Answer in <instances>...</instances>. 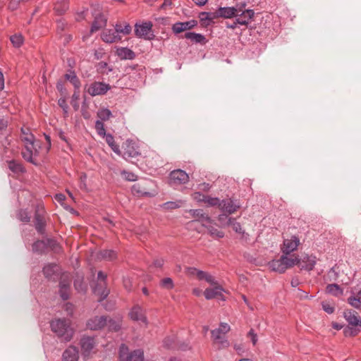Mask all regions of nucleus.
Masks as SVG:
<instances>
[{
	"label": "nucleus",
	"mask_w": 361,
	"mask_h": 361,
	"mask_svg": "<svg viewBox=\"0 0 361 361\" xmlns=\"http://www.w3.org/2000/svg\"><path fill=\"white\" fill-rule=\"evenodd\" d=\"M51 329L58 337L67 342L72 339L74 331L71 327V322L65 319H57L51 322Z\"/></svg>",
	"instance_id": "nucleus-1"
},
{
	"label": "nucleus",
	"mask_w": 361,
	"mask_h": 361,
	"mask_svg": "<svg viewBox=\"0 0 361 361\" xmlns=\"http://www.w3.org/2000/svg\"><path fill=\"white\" fill-rule=\"evenodd\" d=\"M153 24L151 21L142 22L135 25V35L146 40H152L155 37L152 30Z\"/></svg>",
	"instance_id": "nucleus-2"
},
{
	"label": "nucleus",
	"mask_w": 361,
	"mask_h": 361,
	"mask_svg": "<svg viewBox=\"0 0 361 361\" xmlns=\"http://www.w3.org/2000/svg\"><path fill=\"white\" fill-rule=\"evenodd\" d=\"M110 89L109 84L95 81L88 85L86 91L90 96L95 97L105 94Z\"/></svg>",
	"instance_id": "nucleus-3"
},
{
	"label": "nucleus",
	"mask_w": 361,
	"mask_h": 361,
	"mask_svg": "<svg viewBox=\"0 0 361 361\" xmlns=\"http://www.w3.org/2000/svg\"><path fill=\"white\" fill-rule=\"evenodd\" d=\"M36 140L33 142L25 143V148L21 153L22 157L25 160L34 165L37 164L35 160V157L38 155V150L36 148Z\"/></svg>",
	"instance_id": "nucleus-4"
},
{
	"label": "nucleus",
	"mask_w": 361,
	"mask_h": 361,
	"mask_svg": "<svg viewBox=\"0 0 361 361\" xmlns=\"http://www.w3.org/2000/svg\"><path fill=\"white\" fill-rule=\"evenodd\" d=\"M188 181L189 176L183 170H173L169 174V184L171 185H183L187 183Z\"/></svg>",
	"instance_id": "nucleus-5"
},
{
	"label": "nucleus",
	"mask_w": 361,
	"mask_h": 361,
	"mask_svg": "<svg viewBox=\"0 0 361 361\" xmlns=\"http://www.w3.org/2000/svg\"><path fill=\"white\" fill-rule=\"evenodd\" d=\"M82 355L86 358L94 353L96 346L94 338L90 336H83L80 341Z\"/></svg>",
	"instance_id": "nucleus-6"
},
{
	"label": "nucleus",
	"mask_w": 361,
	"mask_h": 361,
	"mask_svg": "<svg viewBox=\"0 0 361 361\" xmlns=\"http://www.w3.org/2000/svg\"><path fill=\"white\" fill-rule=\"evenodd\" d=\"M245 6V4H243L241 6L239 7L242 8V11H238V15H235V17L237 18V23H239V25H241L247 26L253 18L255 12L252 9L243 10Z\"/></svg>",
	"instance_id": "nucleus-7"
},
{
	"label": "nucleus",
	"mask_w": 361,
	"mask_h": 361,
	"mask_svg": "<svg viewBox=\"0 0 361 361\" xmlns=\"http://www.w3.org/2000/svg\"><path fill=\"white\" fill-rule=\"evenodd\" d=\"M49 246L54 248L58 246V244L52 239L39 240L32 244V249L34 252L42 254L45 252Z\"/></svg>",
	"instance_id": "nucleus-8"
},
{
	"label": "nucleus",
	"mask_w": 361,
	"mask_h": 361,
	"mask_svg": "<svg viewBox=\"0 0 361 361\" xmlns=\"http://www.w3.org/2000/svg\"><path fill=\"white\" fill-rule=\"evenodd\" d=\"M125 159L135 158L140 154L137 147L132 140H127L123 145V151L121 152Z\"/></svg>",
	"instance_id": "nucleus-9"
},
{
	"label": "nucleus",
	"mask_w": 361,
	"mask_h": 361,
	"mask_svg": "<svg viewBox=\"0 0 361 361\" xmlns=\"http://www.w3.org/2000/svg\"><path fill=\"white\" fill-rule=\"evenodd\" d=\"M107 322V317L106 316H95L90 318L87 322V327L93 331H97L104 328Z\"/></svg>",
	"instance_id": "nucleus-10"
},
{
	"label": "nucleus",
	"mask_w": 361,
	"mask_h": 361,
	"mask_svg": "<svg viewBox=\"0 0 361 361\" xmlns=\"http://www.w3.org/2000/svg\"><path fill=\"white\" fill-rule=\"evenodd\" d=\"M130 319L133 321L142 322L145 326L147 325V319L145 316V310L138 305H135L129 312Z\"/></svg>",
	"instance_id": "nucleus-11"
},
{
	"label": "nucleus",
	"mask_w": 361,
	"mask_h": 361,
	"mask_svg": "<svg viewBox=\"0 0 361 361\" xmlns=\"http://www.w3.org/2000/svg\"><path fill=\"white\" fill-rule=\"evenodd\" d=\"M211 334L214 345H216L218 349L229 346V342L226 339L225 334H220L219 330H212Z\"/></svg>",
	"instance_id": "nucleus-12"
},
{
	"label": "nucleus",
	"mask_w": 361,
	"mask_h": 361,
	"mask_svg": "<svg viewBox=\"0 0 361 361\" xmlns=\"http://www.w3.org/2000/svg\"><path fill=\"white\" fill-rule=\"evenodd\" d=\"M300 244V240L298 237L293 235L290 239H285L282 251L283 254L288 255L295 250Z\"/></svg>",
	"instance_id": "nucleus-13"
},
{
	"label": "nucleus",
	"mask_w": 361,
	"mask_h": 361,
	"mask_svg": "<svg viewBox=\"0 0 361 361\" xmlns=\"http://www.w3.org/2000/svg\"><path fill=\"white\" fill-rule=\"evenodd\" d=\"M238 11H242L241 8L236 7H220L217 9L219 18H231L238 15Z\"/></svg>",
	"instance_id": "nucleus-14"
},
{
	"label": "nucleus",
	"mask_w": 361,
	"mask_h": 361,
	"mask_svg": "<svg viewBox=\"0 0 361 361\" xmlns=\"http://www.w3.org/2000/svg\"><path fill=\"white\" fill-rule=\"evenodd\" d=\"M197 25V20H192L186 22H178L173 25L172 30L174 33L178 34L183 31L190 30Z\"/></svg>",
	"instance_id": "nucleus-15"
},
{
	"label": "nucleus",
	"mask_w": 361,
	"mask_h": 361,
	"mask_svg": "<svg viewBox=\"0 0 361 361\" xmlns=\"http://www.w3.org/2000/svg\"><path fill=\"white\" fill-rule=\"evenodd\" d=\"M106 22L107 18L102 13H94L90 32H94L105 27Z\"/></svg>",
	"instance_id": "nucleus-16"
},
{
	"label": "nucleus",
	"mask_w": 361,
	"mask_h": 361,
	"mask_svg": "<svg viewBox=\"0 0 361 361\" xmlns=\"http://www.w3.org/2000/svg\"><path fill=\"white\" fill-rule=\"evenodd\" d=\"M240 208L238 204L235 203L232 200H224L219 204V209L224 212L231 214Z\"/></svg>",
	"instance_id": "nucleus-17"
},
{
	"label": "nucleus",
	"mask_w": 361,
	"mask_h": 361,
	"mask_svg": "<svg viewBox=\"0 0 361 361\" xmlns=\"http://www.w3.org/2000/svg\"><path fill=\"white\" fill-rule=\"evenodd\" d=\"M97 278H98V279H100L102 281L103 284L97 285V286L94 288V293L98 294L101 296L100 300H102L105 299L109 294V290L107 288H105L102 290H101L100 288H99V286H101V288H102L103 286L106 285L105 280L106 278V275L104 274L102 271H100L97 274Z\"/></svg>",
	"instance_id": "nucleus-18"
},
{
	"label": "nucleus",
	"mask_w": 361,
	"mask_h": 361,
	"mask_svg": "<svg viewBox=\"0 0 361 361\" xmlns=\"http://www.w3.org/2000/svg\"><path fill=\"white\" fill-rule=\"evenodd\" d=\"M343 316L350 325L361 327V319L357 315V312L353 310H345L343 312Z\"/></svg>",
	"instance_id": "nucleus-19"
},
{
	"label": "nucleus",
	"mask_w": 361,
	"mask_h": 361,
	"mask_svg": "<svg viewBox=\"0 0 361 361\" xmlns=\"http://www.w3.org/2000/svg\"><path fill=\"white\" fill-rule=\"evenodd\" d=\"M316 262V257L307 255L304 257L301 260L300 259L299 266L301 269L310 271L314 269Z\"/></svg>",
	"instance_id": "nucleus-20"
},
{
	"label": "nucleus",
	"mask_w": 361,
	"mask_h": 361,
	"mask_svg": "<svg viewBox=\"0 0 361 361\" xmlns=\"http://www.w3.org/2000/svg\"><path fill=\"white\" fill-rule=\"evenodd\" d=\"M78 350L75 346H69L63 353L62 361H78Z\"/></svg>",
	"instance_id": "nucleus-21"
},
{
	"label": "nucleus",
	"mask_w": 361,
	"mask_h": 361,
	"mask_svg": "<svg viewBox=\"0 0 361 361\" xmlns=\"http://www.w3.org/2000/svg\"><path fill=\"white\" fill-rule=\"evenodd\" d=\"M102 39L106 43H114L120 41L121 37L117 35L115 30H105L102 34Z\"/></svg>",
	"instance_id": "nucleus-22"
},
{
	"label": "nucleus",
	"mask_w": 361,
	"mask_h": 361,
	"mask_svg": "<svg viewBox=\"0 0 361 361\" xmlns=\"http://www.w3.org/2000/svg\"><path fill=\"white\" fill-rule=\"evenodd\" d=\"M145 162L149 168H157L162 164V161L159 155L155 152H151L145 157Z\"/></svg>",
	"instance_id": "nucleus-23"
},
{
	"label": "nucleus",
	"mask_w": 361,
	"mask_h": 361,
	"mask_svg": "<svg viewBox=\"0 0 361 361\" xmlns=\"http://www.w3.org/2000/svg\"><path fill=\"white\" fill-rule=\"evenodd\" d=\"M35 229L40 234H43L45 231V221L42 214L37 209L35 214Z\"/></svg>",
	"instance_id": "nucleus-24"
},
{
	"label": "nucleus",
	"mask_w": 361,
	"mask_h": 361,
	"mask_svg": "<svg viewBox=\"0 0 361 361\" xmlns=\"http://www.w3.org/2000/svg\"><path fill=\"white\" fill-rule=\"evenodd\" d=\"M215 286L212 288H207L204 295L206 299L211 300L219 296H222V292L224 291L223 288L219 285H214Z\"/></svg>",
	"instance_id": "nucleus-25"
},
{
	"label": "nucleus",
	"mask_w": 361,
	"mask_h": 361,
	"mask_svg": "<svg viewBox=\"0 0 361 361\" xmlns=\"http://www.w3.org/2000/svg\"><path fill=\"white\" fill-rule=\"evenodd\" d=\"M8 169L14 173L21 174L25 172V169L23 164L14 159L7 160Z\"/></svg>",
	"instance_id": "nucleus-26"
},
{
	"label": "nucleus",
	"mask_w": 361,
	"mask_h": 361,
	"mask_svg": "<svg viewBox=\"0 0 361 361\" xmlns=\"http://www.w3.org/2000/svg\"><path fill=\"white\" fill-rule=\"evenodd\" d=\"M116 53L118 57L122 60H132L135 58V52L127 47L118 48L116 51Z\"/></svg>",
	"instance_id": "nucleus-27"
},
{
	"label": "nucleus",
	"mask_w": 361,
	"mask_h": 361,
	"mask_svg": "<svg viewBox=\"0 0 361 361\" xmlns=\"http://www.w3.org/2000/svg\"><path fill=\"white\" fill-rule=\"evenodd\" d=\"M269 268L274 271L283 273L286 270L282 257L279 259H274L269 263Z\"/></svg>",
	"instance_id": "nucleus-28"
},
{
	"label": "nucleus",
	"mask_w": 361,
	"mask_h": 361,
	"mask_svg": "<svg viewBox=\"0 0 361 361\" xmlns=\"http://www.w3.org/2000/svg\"><path fill=\"white\" fill-rule=\"evenodd\" d=\"M64 78L68 80L77 90H79L81 86L80 81L75 73L73 71H69L68 73L65 74Z\"/></svg>",
	"instance_id": "nucleus-29"
},
{
	"label": "nucleus",
	"mask_w": 361,
	"mask_h": 361,
	"mask_svg": "<svg viewBox=\"0 0 361 361\" xmlns=\"http://www.w3.org/2000/svg\"><path fill=\"white\" fill-rule=\"evenodd\" d=\"M185 37L188 39H190L192 42L195 43L204 44L206 42V38L204 35L199 33L195 32H186L185 34Z\"/></svg>",
	"instance_id": "nucleus-30"
},
{
	"label": "nucleus",
	"mask_w": 361,
	"mask_h": 361,
	"mask_svg": "<svg viewBox=\"0 0 361 361\" xmlns=\"http://www.w3.org/2000/svg\"><path fill=\"white\" fill-rule=\"evenodd\" d=\"M132 190L133 193L138 196L150 197L152 195L151 192L146 191L144 185L141 183H136L133 185Z\"/></svg>",
	"instance_id": "nucleus-31"
},
{
	"label": "nucleus",
	"mask_w": 361,
	"mask_h": 361,
	"mask_svg": "<svg viewBox=\"0 0 361 361\" xmlns=\"http://www.w3.org/2000/svg\"><path fill=\"white\" fill-rule=\"evenodd\" d=\"M201 21H208L207 25L213 23L215 19L219 18L217 10L214 12H202L200 16Z\"/></svg>",
	"instance_id": "nucleus-32"
},
{
	"label": "nucleus",
	"mask_w": 361,
	"mask_h": 361,
	"mask_svg": "<svg viewBox=\"0 0 361 361\" xmlns=\"http://www.w3.org/2000/svg\"><path fill=\"white\" fill-rule=\"evenodd\" d=\"M57 271V265L54 263H50L46 264L43 267V274L44 276L47 279H51L52 276L56 274Z\"/></svg>",
	"instance_id": "nucleus-33"
},
{
	"label": "nucleus",
	"mask_w": 361,
	"mask_h": 361,
	"mask_svg": "<svg viewBox=\"0 0 361 361\" xmlns=\"http://www.w3.org/2000/svg\"><path fill=\"white\" fill-rule=\"evenodd\" d=\"M288 255L283 254L282 257V260H283L284 265L286 266V269L290 268L293 267L295 264H300V259L298 257H288Z\"/></svg>",
	"instance_id": "nucleus-34"
},
{
	"label": "nucleus",
	"mask_w": 361,
	"mask_h": 361,
	"mask_svg": "<svg viewBox=\"0 0 361 361\" xmlns=\"http://www.w3.org/2000/svg\"><path fill=\"white\" fill-rule=\"evenodd\" d=\"M20 140L24 142V144L35 141V136L30 133V129L27 128H21Z\"/></svg>",
	"instance_id": "nucleus-35"
},
{
	"label": "nucleus",
	"mask_w": 361,
	"mask_h": 361,
	"mask_svg": "<svg viewBox=\"0 0 361 361\" xmlns=\"http://www.w3.org/2000/svg\"><path fill=\"white\" fill-rule=\"evenodd\" d=\"M104 138L111 149L118 155H121V151L120 150L119 146L116 144L114 137L111 134L108 133Z\"/></svg>",
	"instance_id": "nucleus-36"
},
{
	"label": "nucleus",
	"mask_w": 361,
	"mask_h": 361,
	"mask_svg": "<svg viewBox=\"0 0 361 361\" xmlns=\"http://www.w3.org/2000/svg\"><path fill=\"white\" fill-rule=\"evenodd\" d=\"M144 352L142 350H135L130 353L126 357V361H143Z\"/></svg>",
	"instance_id": "nucleus-37"
},
{
	"label": "nucleus",
	"mask_w": 361,
	"mask_h": 361,
	"mask_svg": "<svg viewBox=\"0 0 361 361\" xmlns=\"http://www.w3.org/2000/svg\"><path fill=\"white\" fill-rule=\"evenodd\" d=\"M68 8L67 0H58L54 6V10L59 15L63 14Z\"/></svg>",
	"instance_id": "nucleus-38"
},
{
	"label": "nucleus",
	"mask_w": 361,
	"mask_h": 361,
	"mask_svg": "<svg viewBox=\"0 0 361 361\" xmlns=\"http://www.w3.org/2000/svg\"><path fill=\"white\" fill-rule=\"evenodd\" d=\"M326 292L334 296H339L343 295V290L338 284L331 283L326 286Z\"/></svg>",
	"instance_id": "nucleus-39"
},
{
	"label": "nucleus",
	"mask_w": 361,
	"mask_h": 361,
	"mask_svg": "<svg viewBox=\"0 0 361 361\" xmlns=\"http://www.w3.org/2000/svg\"><path fill=\"white\" fill-rule=\"evenodd\" d=\"M348 303L356 309L361 308V290L355 296H350L348 298Z\"/></svg>",
	"instance_id": "nucleus-40"
},
{
	"label": "nucleus",
	"mask_w": 361,
	"mask_h": 361,
	"mask_svg": "<svg viewBox=\"0 0 361 361\" xmlns=\"http://www.w3.org/2000/svg\"><path fill=\"white\" fill-rule=\"evenodd\" d=\"M131 27L129 24L126 23L125 25L122 24H116L115 26V31L118 35L119 33H122L123 35H128L131 32Z\"/></svg>",
	"instance_id": "nucleus-41"
},
{
	"label": "nucleus",
	"mask_w": 361,
	"mask_h": 361,
	"mask_svg": "<svg viewBox=\"0 0 361 361\" xmlns=\"http://www.w3.org/2000/svg\"><path fill=\"white\" fill-rule=\"evenodd\" d=\"M111 116L112 114L108 109H102L97 112V116L100 119L99 121H102V122L108 121Z\"/></svg>",
	"instance_id": "nucleus-42"
},
{
	"label": "nucleus",
	"mask_w": 361,
	"mask_h": 361,
	"mask_svg": "<svg viewBox=\"0 0 361 361\" xmlns=\"http://www.w3.org/2000/svg\"><path fill=\"white\" fill-rule=\"evenodd\" d=\"M101 257L106 260L111 261L116 258V252L111 250H104L100 253Z\"/></svg>",
	"instance_id": "nucleus-43"
},
{
	"label": "nucleus",
	"mask_w": 361,
	"mask_h": 361,
	"mask_svg": "<svg viewBox=\"0 0 361 361\" xmlns=\"http://www.w3.org/2000/svg\"><path fill=\"white\" fill-rule=\"evenodd\" d=\"M206 228H207V231H208L209 233L210 234V235H212L214 238H222L224 236V232L218 230L217 228H216L215 227H214L212 225H209Z\"/></svg>",
	"instance_id": "nucleus-44"
},
{
	"label": "nucleus",
	"mask_w": 361,
	"mask_h": 361,
	"mask_svg": "<svg viewBox=\"0 0 361 361\" xmlns=\"http://www.w3.org/2000/svg\"><path fill=\"white\" fill-rule=\"evenodd\" d=\"M228 226H231L233 231H235L238 233H243L244 231L243 230L240 223L236 222L235 220L233 218H229L227 221Z\"/></svg>",
	"instance_id": "nucleus-45"
},
{
	"label": "nucleus",
	"mask_w": 361,
	"mask_h": 361,
	"mask_svg": "<svg viewBox=\"0 0 361 361\" xmlns=\"http://www.w3.org/2000/svg\"><path fill=\"white\" fill-rule=\"evenodd\" d=\"M95 129L97 130V134L102 137H104L107 135L106 133L104 124L102 121H99V120L96 121Z\"/></svg>",
	"instance_id": "nucleus-46"
},
{
	"label": "nucleus",
	"mask_w": 361,
	"mask_h": 361,
	"mask_svg": "<svg viewBox=\"0 0 361 361\" xmlns=\"http://www.w3.org/2000/svg\"><path fill=\"white\" fill-rule=\"evenodd\" d=\"M18 219L24 223H28L30 221V214L25 209H20L17 214Z\"/></svg>",
	"instance_id": "nucleus-47"
},
{
	"label": "nucleus",
	"mask_w": 361,
	"mask_h": 361,
	"mask_svg": "<svg viewBox=\"0 0 361 361\" xmlns=\"http://www.w3.org/2000/svg\"><path fill=\"white\" fill-rule=\"evenodd\" d=\"M128 348L126 344H121L119 348V357L121 361H126L127 356L129 355Z\"/></svg>",
	"instance_id": "nucleus-48"
},
{
	"label": "nucleus",
	"mask_w": 361,
	"mask_h": 361,
	"mask_svg": "<svg viewBox=\"0 0 361 361\" xmlns=\"http://www.w3.org/2000/svg\"><path fill=\"white\" fill-rule=\"evenodd\" d=\"M11 42L15 47H20L23 42V36L21 35H14L11 37Z\"/></svg>",
	"instance_id": "nucleus-49"
},
{
	"label": "nucleus",
	"mask_w": 361,
	"mask_h": 361,
	"mask_svg": "<svg viewBox=\"0 0 361 361\" xmlns=\"http://www.w3.org/2000/svg\"><path fill=\"white\" fill-rule=\"evenodd\" d=\"M106 326H107L109 331H118L121 328L120 324L112 319H107Z\"/></svg>",
	"instance_id": "nucleus-50"
},
{
	"label": "nucleus",
	"mask_w": 361,
	"mask_h": 361,
	"mask_svg": "<svg viewBox=\"0 0 361 361\" xmlns=\"http://www.w3.org/2000/svg\"><path fill=\"white\" fill-rule=\"evenodd\" d=\"M160 285L161 287L166 288L168 290L172 289L174 286L173 280L169 277L163 279L161 281Z\"/></svg>",
	"instance_id": "nucleus-51"
},
{
	"label": "nucleus",
	"mask_w": 361,
	"mask_h": 361,
	"mask_svg": "<svg viewBox=\"0 0 361 361\" xmlns=\"http://www.w3.org/2000/svg\"><path fill=\"white\" fill-rule=\"evenodd\" d=\"M71 279L68 275H63L60 281L59 287H64L70 289Z\"/></svg>",
	"instance_id": "nucleus-52"
},
{
	"label": "nucleus",
	"mask_w": 361,
	"mask_h": 361,
	"mask_svg": "<svg viewBox=\"0 0 361 361\" xmlns=\"http://www.w3.org/2000/svg\"><path fill=\"white\" fill-rule=\"evenodd\" d=\"M220 200L217 197H211L209 196L206 195L205 203H207L209 206H216L217 205L219 207V204H221Z\"/></svg>",
	"instance_id": "nucleus-53"
},
{
	"label": "nucleus",
	"mask_w": 361,
	"mask_h": 361,
	"mask_svg": "<svg viewBox=\"0 0 361 361\" xmlns=\"http://www.w3.org/2000/svg\"><path fill=\"white\" fill-rule=\"evenodd\" d=\"M58 104L63 109L64 116H67L68 113V105L67 104L66 99L60 98L58 100Z\"/></svg>",
	"instance_id": "nucleus-54"
},
{
	"label": "nucleus",
	"mask_w": 361,
	"mask_h": 361,
	"mask_svg": "<svg viewBox=\"0 0 361 361\" xmlns=\"http://www.w3.org/2000/svg\"><path fill=\"white\" fill-rule=\"evenodd\" d=\"M183 204V202L181 200H179L178 202H167L164 204V207L166 209H176L181 207Z\"/></svg>",
	"instance_id": "nucleus-55"
},
{
	"label": "nucleus",
	"mask_w": 361,
	"mask_h": 361,
	"mask_svg": "<svg viewBox=\"0 0 361 361\" xmlns=\"http://www.w3.org/2000/svg\"><path fill=\"white\" fill-rule=\"evenodd\" d=\"M198 221H200L202 223V225L204 227H207L209 225H211L212 224L211 218L204 212L202 214V216L200 217Z\"/></svg>",
	"instance_id": "nucleus-56"
},
{
	"label": "nucleus",
	"mask_w": 361,
	"mask_h": 361,
	"mask_svg": "<svg viewBox=\"0 0 361 361\" xmlns=\"http://www.w3.org/2000/svg\"><path fill=\"white\" fill-rule=\"evenodd\" d=\"M230 326L227 323L221 322L219 328L215 330H219L220 334H226L230 331Z\"/></svg>",
	"instance_id": "nucleus-57"
},
{
	"label": "nucleus",
	"mask_w": 361,
	"mask_h": 361,
	"mask_svg": "<svg viewBox=\"0 0 361 361\" xmlns=\"http://www.w3.org/2000/svg\"><path fill=\"white\" fill-rule=\"evenodd\" d=\"M69 293H70V289L64 288V287H59V293H60L61 298L63 300H66L69 298Z\"/></svg>",
	"instance_id": "nucleus-58"
},
{
	"label": "nucleus",
	"mask_w": 361,
	"mask_h": 361,
	"mask_svg": "<svg viewBox=\"0 0 361 361\" xmlns=\"http://www.w3.org/2000/svg\"><path fill=\"white\" fill-rule=\"evenodd\" d=\"M75 288L78 291H84L85 290V286L82 283V279H78L74 281Z\"/></svg>",
	"instance_id": "nucleus-59"
},
{
	"label": "nucleus",
	"mask_w": 361,
	"mask_h": 361,
	"mask_svg": "<svg viewBox=\"0 0 361 361\" xmlns=\"http://www.w3.org/2000/svg\"><path fill=\"white\" fill-rule=\"evenodd\" d=\"M192 198L197 202H205L206 195L200 192H195L192 194Z\"/></svg>",
	"instance_id": "nucleus-60"
},
{
	"label": "nucleus",
	"mask_w": 361,
	"mask_h": 361,
	"mask_svg": "<svg viewBox=\"0 0 361 361\" xmlns=\"http://www.w3.org/2000/svg\"><path fill=\"white\" fill-rule=\"evenodd\" d=\"M122 174L124 176L126 180L129 181H134L136 180V176L132 172L123 171Z\"/></svg>",
	"instance_id": "nucleus-61"
},
{
	"label": "nucleus",
	"mask_w": 361,
	"mask_h": 361,
	"mask_svg": "<svg viewBox=\"0 0 361 361\" xmlns=\"http://www.w3.org/2000/svg\"><path fill=\"white\" fill-rule=\"evenodd\" d=\"M207 283L211 285H217V281L215 280L214 277L207 272V274L204 277V279Z\"/></svg>",
	"instance_id": "nucleus-62"
},
{
	"label": "nucleus",
	"mask_w": 361,
	"mask_h": 361,
	"mask_svg": "<svg viewBox=\"0 0 361 361\" xmlns=\"http://www.w3.org/2000/svg\"><path fill=\"white\" fill-rule=\"evenodd\" d=\"M322 308L328 314H332L334 312V307L326 302L322 303Z\"/></svg>",
	"instance_id": "nucleus-63"
},
{
	"label": "nucleus",
	"mask_w": 361,
	"mask_h": 361,
	"mask_svg": "<svg viewBox=\"0 0 361 361\" xmlns=\"http://www.w3.org/2000/svg\"><path fill=\"white\" fill-rule=\"evenodd\" d=\"M64 308L68 315H70V316L73 315L74 307L71 303H70V302L66 303L64 305Z\"/></svg>",
	"instance_id": "nucleus-64"
}]
</instances>
